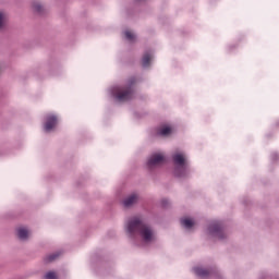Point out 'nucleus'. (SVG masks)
Returning <instances> with one entry per match:
<instances>
[{
    "label": "nucleus",
    "instance_id": "f257e3e1",
    "mask_svg": "<svg viewBox=\"0 0 279 279\" xmlns=\"http://www.w3.org/2000/svg\"><path fill=\"white\" fill-rule=\"evenodd\" d=\"M128 232L131 236L140 234V236L145 241V243H150L154 241L155 233L151 227L145 225L140 217L132 218L128 223Z\"/></svg>",
    "mask_w": 279,
    "mask_h": 279
},
{
    "label": "nucleus",
    "instance_id": "f03ea898",
    "mask_svg": "<svg viewBox=\"0 0 279 279\" xmlns=\"http://www.w3.org/2000/svg\"><path fill=\"white\" fill-rule=\"evenodd\" d=\"M136 84V78L132 77L128 81L125 86L116 87L113 89V96L118 101H130L134 95V85Z\"/></svg>",
    "mask_w": 279,
    "mask_h": 279
},
{
    "label": "nucleus",
    "instance_id": "7ed1b4c3",
    "mask_svg": "<svg viewBox=\"0 0 279 279\" xmlns=\"http://www.w3.org/2000/svg\"><path fill=\"white\" fill-rule=\"evenodd\" d=\"M159 165H165V155L162 154H154L148 159L147 166L149 169H154V167H159Z\"/></svg>",
    "mask_w": 279,
    "mask_h": 279
},
{
    "label": "nucleus",
    "instance_id": "20e7f679",
    "mask_svg": "<svg viewBox=\"0 0 279 279\" xmlns=\"http://www.w3.org/2000/svg\"><path fill=\"white\" fill-rule=\"evenodd\" d=\"M209 234L218 236V239H223V229H221V223L215 221L209 226Z\"/></svg>",
    "mask_w": 279,
    "mask_h": 279
},
{
    "label": "nucleus",
    "instance_id": "39448f33",
    "mask_svg": "<svg viewBox=\"0 0 279 279\" xmlns=\"http://www.w3.org/2000/svg\"><path fill=\"white\" fill-rule=\"evenodd\" d=\"M172 159L174 165H177V167H181V169H184V167H187L186 157L184 156V154L177 153L172 156Z\"/></svg>",
    "mask_w": 279,
    "mask_h": 279
},
{
    "label": "nucleus",
    "instance_id": "423d86ee",
    "mask_svg": "<svg viewBox=\"0 0 279 279\" xmlns=\"http://www.w3.org/2000/svg\"><path fill=\"white\" fill-rule=\"evenodd\" d=\"M56 125H58V117L50 114L46 118V123H45V130L46 132H51V130H53V128H56Z\"/></svg>",
    "mask_w": 279,
    "mask_h": 279
},
{
    "label": "nucleus",
    "instance_id": "0eeeda50",
    "mask_svg": "<svg viewBox=\"0 0 279 279\" xmlns=\"http://www.w3.org/2000/svg\"><path fill=\"white\" fill-rule=\"evenodd\" d=\"M138 202V195L136 194H131L129 197H126L123 201V204L126 208H130V206H134Z\"/></svg>",
    "mask_w": 279,
    "mask_h": 279
},
{
    "label": "nucleus",
    "instance_id": "6e6552de",
    "mask_svg": "<svg viewBox=\"0 0 279 279\" xmlns=\"http://www.w3.org/2000/svg\"><path fill=\"white\" fill-rule=\"evenodd\" d=\"M171 132H172L171 126L162 125L158 129L157 134L159 136H169V134H171Z\"/></svg>",
    "mask_w": 279,
    "mask_h": 279
},
{
    "label": "nucleus",
    "instance_id": "1a4fd4ad",
    "mask_svg": "<svg viewBox=\"0 0 279 279\" xmlns=\"http://www.w3.org/2000/svg\"><path fill=\"white\" fill-rule=\"evenodd\" d=\"M17 236L22 241H25L26 239L29 238V231H27V229H25V228H20V229H17Z\"/></svg>",
    "mask_w": 279,
    "mask_h": 279
},
{
    "label": "nucleus",
    "instance_id": "9d476101",
    "mask_svg": "<svg viewBox=\"0 0 279 279\" xmlns=\"http://www.w3.org/2000/svg\"><path fill=\"white\" fill-rule=\"evenodd\" d=\"M181 225L183 228H187V230H190V228L195 226V222L191 218H182Z\"/></svg>",
    "mask_w": 279,
    "mask_h": 279
},
{
    "label": "nucleus",
    "instance_id": "9b49d317",
    "mask_svg": "<svg viewBox=\"0 0 279 279\" xmlns=\"http://www.w3.org/2000/svg\"><path fill=\"white\" fill-rule=\"evenodd\" d=\"M150 62H151V53L146 52L143 56L142 64H143L144 68H147V66H149Z\"/></svg>",
    "mask_w": 279,
    "mask_h": 279
},
{
    "label": "nucleus",
    "instance_id": "f8f14e48",
    "mask_svg": "<svg viewBox=\"0 0 279 279\" xmlns=\"http://www.w3.org/2000/svg\"><path fill=\"white\" fill-rule=\"evenodd\" d=\"M194 272L196 274V276H201L202 278L208 276V270L199 267L194 268Z\"/></svg>",
    "mask_w": 279,
    "mask_h": 279
},
{
    "label": "nucleus",
    "instance_id": "ddd939ff",
    "mask_svg": "<svg viewBox=\"0 0 279 279\" xmlns=\"http://www.w3.org/2000/svg\"><path fill=\"white\" fill-rule=\"evenodd\" d=\"M58 256H60V254L58 253H53L51 255H48L45 257V263H53V260H56V258H58Z\"/></svg>",
    "mask_w": 279,
    "mask_h": 279
},
{
    "label": "nucleus",
    "instance_id": "4468645a",
    "mask_svg": "<svg viewBox=\"0 0 279 279\" xmlns=\"http://www.w3.org/2000/svg\"><path fill=\"white\" fill-rule=\"evenodd\" d=\"M45 279H58V274L56 271H48L45 275Z\"/></svg>",
    "mask_w": 279,
    "mask_h": 279
},
{
    "label": "nucleus",
    "instance_id": "2eb2a0df",
    "mask_svg": "<svg viewBox=\"0 0 279 279\" xmlns=\"http://www.w3.org/2000/svg\"><path fill=\"white\" fill-rule=\"evenodd\" d=\"M124 35H125L126 40H134V39L136 38V36L134 35V33H132V32H130V31H126V32L124 33Z\"/></svg>",
    "mask_w": 279,
    "mask_h": 279
},
{
    "label": "nucleus",
    "instance_id": "dca6fc26",
    "mask_svg": "<svg viewBox=\"0 0 279 279\" xmlns=\"http://www.w3.org/2000/svg\"><path fill=\"white\" fill-rule=\"evenodd\" d=\"M33 8L36 12H43V5H40L38 2H34Z\"/></svg>",
    "mask_w": 279,
    "mask_h": 279
},
{
    "label": "nucleus",
    "instance_id": "f3484780",
    "mask_svg": "<svg viewBox=\"0 0 279 279\" xmlns=\"http://www.w3.org/2000/svg\"><path fill=\"white\" fill-rule=\"evenodd\" d=\"M4 23H5V14H3V12H0V28L3 27Z\"/></svg>",
    "mask_w": 279,
    "mask_h": 279
}]
</instances>
